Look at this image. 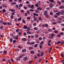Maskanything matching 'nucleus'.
Masks as SVG:
<instances>
[{"label":"nucleus","mask_w":64,"mask_h":64,"mask_svg":"<svg viewBox=\"0 0 64 64\" xmlns=\"http://www.w3.org/2000/svg\"><path fill=\"white\" fill-rule=\"evenodd\" d=\"M43 42L42 41L40 43V45H42L43 44Z\"/></svg>","instance_id":"nucleus-46"},{"label":"nucleus","mask_w":64,"mask_h":64,"mask_svg":"<svg viewBox=\"0 0 64 64\" xmlns=\"http://www.w3.org/2000/svg\"><path fill=\"white\" fill-rule=\"evenodd\" d=\"M49 0L50 2H51L52 3H54L55 2V1L53 0Z\"/></svg>","instance_id":"nucleus-7"},{"label":"nucleus","mask_w":64,"mask_h":64,"mask_svg":"<svg viewBox=\"0 0 64 64\" xmlns=\"http://www.w3.org/2000/svg\"><path fill=\"white\" fill-rule=\"evenodd\" d=\"M50 8L49 7H47L46 8V10H50Z\"/></svg>","instance_id":"nucleus-62"},{"label":"nucleus","mask_w":64,"mask_h":64,"mask_svg":"<svg viewBox=\"0 0 64 64\" xmlns=\"http://www.w3.org/2000/svg\"><path fill=\"white\" fill-rule=\"evenodd\" d=\"M14 21H15V22H16L17 20V18H15L14 19Z\"/></svg>","instance_id":"nucleus-57"},{"label":"nucleus","mask_w":64,"mask_h":64,"mask_svg":"<svg viewBox=\"0 0 64 64\" xmlns=\"http://www.w3.org/2000/svg\"><path fill=\"white\" fill-rule=\"evenodd\" d=\"M59 8H60V9H63V8H64V6H60Z\"/></svg>","instance_id":"nucleus-6"},{"label":"nucleus","mask_w":64,"mask_h":64,"mask_svg":"<svg viewBox=\"0 0 64 64\" xmlns=\"http://www.w3.org/2000/svg\"><path fill=\"white\" fill-rule=\"evenodd\" d=\"M36 33L38 34H39L40 33V32L39 30L37 31L36 32Z\"/></svg>","instance_id":"nucleus-48"},{"label":"nucleus","mask_w":64,"mask_h":64,"mask_svg":"<svg viewBox=\"0 0 64 64\" xmlns=\"http://www.w3.org/2000/svg\"><path fill=\"white\" fill-rule=\"evenodd\" d=\"M24 16H27V13L26 12L25 13Z\"/></svg>","instance_id":"nucleus-50"},{"label":"nucleus","mask_w":64,"mask_h":64,"mask_svg":"<svg viewBox=\"0 0 64 64\" xmlns=\"http://www.w3.org/2000/svg\"><path fill=\"white\" fill-rule=\"evenodd\" d=\"M2 6L3 7H5L6 8H7V6H6V5L5 4H3Z\"/></svg>","instance_id":"nucleus-41"},{"label":"nucleus","mask_w":64,"mask_h":64,"mask_svg":"<svg viewBox=\"0 0 64 64\" xmlns=\"http://www.w3.org/2000/svg\"><path fill=\"white\" fill-rule=\"evenodd\" d=\"M3 24H4V25H6V24H7V23H5V22H3Z\"/></svg>","instance_id":"nucleus-63"},{"label":"nucleus","mask_w":64,"mask_h":64,"mask_svg":"<svg viewBox=\"0 0 64 64\" xmlns=\"http://www.w3.org/2000/svg\"><path fill=\"white\" fill-rule=\"evenodd\" d=\"M38 12L39 10H35V13H38Z\"/></svg>","instance_id":"nucleus-23"},{"label":"nucleus","mask_w":64,"mask_h":64,"mask_svg":"<svg viewBox=\"0 0 64 64\" xmlns=\"http://www.w3.org/2000/svg\"><path fill=\"white\" fill-rule=\"evenodd\" d=\"M54 32L55 33H59V31L58 30H56L54 31Z\"/></svg>","instance_id":"nucleus-11"},{"label":"nucleus","mask_w":64,"mask_h":64,"mask_svg":"<svg viewBox=\"0 0 64 64\" xmlns=\"http://www.w3.org/2000/svg\"><path fill=\"white\" fill-rule=\"evenodd\" d=\"M54 34H51V37H52L53 38V37L54 36Z\"/></svg>","instance_id":"nucleus-26"},{"label":"nucleus","mask_w":64,"mask_h":64,"mask_svg":"<svg viewBox=\"0 0 64 64\" xmlns=\"http://www.w3.org/2000/svg\"><path fill=\"white\" fill-rule=\"evenodd\" d=\"M56 22H58V23L60 24L61 23V21H60L58 20H56Z\"/></svg>","instance_id":"nucleus-17"},{"label":"nucleus","mask_w":64,"mask_h":64,"mask_svg":"<svg viewBox=\"0 0 64 64\" xmlns=\"http://www.w3.org/2000/svg\"><path fill=\"white\" fill-rule=\"evenodd\" d=\"M44 15H46L47 14V11L46 10H45L44 12Z\"/></svg>","instance_id":"nucleus-14"},{"label":"nucleus","mask_w":64,"mask_h":64,"mask_svg":"<svg viewBox=\"0 0 64 64\" xmlns=\"http://www.w3.org/2000/svg\"><path fill=\"white\" fill-rule=\"evenodd\" d=\"M12 5H15V4H16V2H13L12 3Z\"/></svg>","instance_id":"nucleus-18"},{"label":"nucleus","mask_w":64,"mask_h":64,"mask_svg":"<svg viewBox=\"0 0 64 64\" xmlns=\"http://www.w3.org/2000/svg\"><path fill=\"white\" fill-rule=\"evenodd\" d=\"M8 25H11V23L10 22H8Z\"/></svg>","instance_id":"nucleus-44"},{"label":"nucleus","mask_w":64,"mask_h":64,"mask_svg":"<svg viewBox=\"0 0 64 64\" xmlns=\"http://www.w3.org/2000/svg\"><path fill=\"white\" fill-rule=\"evenodd\" d=\"M37 9L39 10H42V8L40 7H38L37 8Z\"/></svg>","instance_id":"nucleus-8"},{"label":"nucleus","mask_w":64,"mask_h":64,"mask_svg":"<svg viewBox=\"0 0 64 64\" xmlns=\"http://www.w3.org/2000/svg\"><path fill=\"white\" fill-rule=\"evenodd\" d=\"M38 34H36L35 35V37L36 38H37L38 37Z\"/></svg>","instance_id":"nucleus-22"},{"label":"nucleus","mask_w":64,"mask_h":64,"mask_svg":"<svg viewBox=\"0 0 64 64\" xmlns=\"http://www.w3.org/2000/svg\"><path fill=\"white\" fill-rule=\"evenodd\" d=\"M34 47H37V46H38V45L37 44H35L34 45Z\"/></svg>","instance_id":"nucleus-45"},{"label":"nucleus","mask_w":64,"mask_h":64,"mask_svg":"<svg viewBox=\"0 0 64 64\" xmlns=\"http://www.w3.org/2000/svg\"><path fill=\"white\" fill-rule=\"evenodd\" d=\"M16 8H19V6H18V5L17 4L16 5Z\"/></svg>","instance_id":"nucleus-54"},{"label":"nucleus","mask_w":64,"mask_h":64,"mask_svg":"<svg viewBox=\"0 0 64 64\" xmlns=\"http://www.w3.org/2000/svg\"><path fill=\"white\" fill-rule=\"evenodd\" d=\"M2 11L4 13H5L6 12V10H5V9H3L2 10Z\"/></svg>","instance_id":"nucleus-35"},{"label":"nucleus","mask_w":64,"mask_h":64,"mask_svg":"<svg viewBox=\"0 0 64 64\" xmlns=\"http://www.w3.org/2000/svg\"><path fill=\"white\" fill-rule=\"evenodd\" d=\"M28 60V58L27 57H25L24 58H23V60L25 61H27V60Z\"/></svg>","instance_id":"nucleus-4"},{"label":"nucleus","mask_w":64,"mask_h":64,"mask_svg":"<svg viewBox=\"0 0 64 64\" xmlns=\"http://www.w3.org/2000/svg\"><path fill=\"white\" fill-rule=\"evenodd\" d=\"M18 21L21 20V18H19L18 19Z\"/></svg>","instance_id":"nucleus-40"},{"label":"nucleus","mask_w":64,"mask_h":64,"mask_svg":"<svg viewBox=\"0 0 64 64\" xmlns=\"http://www.w3.org/2000/svg\"><path fill=\"white\" fill-rule=\"evenodd\" d=\"M38 20H42V18L41 17H40L38 18Z\"/></svg>","instance_id":"nucleus-28"},{"label":"nucleus","mask_w":64,"mask_h":64,"mask_svg":"<svg viewBox=\"0 0 64 64\" xmlns=\"http://www.w3.org/2000/svg\"><path fill=\"white\" fill-rule=\"evenodd\" d=\"M22 21L23 23H25V20H22Z\"/></svg>","instance_id":"nucleus-51"},{"label":"nucleus","mask_w":64,"mask_h":64,"mask_svg":"<svg viewBox=\"0 0 64 64\" xmlns=\"http://www.w3.org/2000/svg\"><path fill=\"white\" fill-rule=\"evenodd\" d=\"M28 6L30 8H31L32 9H34V8L33 7L34 6L33 4H32L31 5L30 4H28Z\"/></svg>","instance_id":"nucleus-1"},{"label":"nucleus","mask_w":64,"mask_h":64,"mask_svg":"<svg viewBox=\"0 0 64 64\" xmlns=\"http://www.w3.org/2000/svg\"><path fill=\"white\" fill-rule=\"evenodd\" d=\"M51 40H50L48 41V44H50L51 43Z\"/></svg>","instance_id":"nucleus-49"},{"label":"nucleus","mask_w":64,"mask_h":64,"mask_svg":"<svg viewBox=\"0 0 64 64\" xmlns=\"http://www.w3.org/2000/svg\"><path fill=\"white\" fill-rule=\"evenodd\" d=\"M35 5L36 7H39V5L37 4H35Z\"/></svg>","instance_id":"nucleus-29"},{"label":"nucleus","mask_w":64,"mask_h":64,"mask_svg":"<svg viewBox=\"0 0 64 64\" xmlns=\"http://www.w3.org/2000/svg\"><path fill=\"white\" fill-rule=\"evenodd\" d=\"M29 10L30 11H32V12L34 11V10H33L30 9Z\"/></svg>","instance_id":"nucleus-60"},{"label":"nucleus","mask_w":64,"mask_h":64,"mask_svg":"<svg viewBox=\"0 0 64 64\" xmlns=\"http://www.w3.org/2000/svg\"><path fill=\"white\" fill-rule=\"evenodd\" d=\"M61 3H64V0H62L61 1Z\"/></svg>","instance_id":"nucleus-64"},{"label":"nucleus","mask_w":64,"mask_h":64,"mask_svg":"<svg viewBox=\"0 0 64 64\" xmlns=\"http://www.w3.org/2000/svg\"><path fill=\"white\" fill-rule=\"evenodd\" d=\"M26 38H24L23 39H22V40L24 41H26Z\"/></svg>","instance_id":"nucleus-16"},{"label":"nucleus","mask_w":64,"mask_h":64,"mask_svg":"<svg viewBox=\"0 0 64 64\" xmlns=\"http://www.w3.org/2000/svg\"><path fill=\"white\" fill-rule=\"evenodd\" d=\"M19 29H17L16 30V32H19Z\"/></svg>","instance_id":"nucleus-55"},{"label":"nucleus","mask_w":64,"mask_h":64,"mask_svg":"<svg viewBox=\"0 0 64 64\" xmlns=\"http://www.w3.org/2000/svg\"><path fill=\"white\" fill-rule=\"evenodd\" d=\"M37 25V24L36 23H34L33 24V26H36V25Z\"/></svg>","instance_id":"nucleus-52"},{"label":"nucleus","mask_w":64,"mask_h":64,"mask_svg":"<svg viewBox=\"0 0 64 64\" xmlns=\"http://www.w3.org/2000/svg\"><path fill=\"white\" fill-rule=\"evenodd\" d=\"M49 7L50 8H52L53 7V4L52 3L50 4Z\"/></svg>","instance_id":"nucleus-2"},{"label":"nucleus","mask_w":64,"mask_h":64,"mask_svg":"<svg viewBox=\"0 0 64 64\" xmlns=\"http://www.w3.org/2000/svg\"><path fill=\"white\" fill-rule=\"evenodd\" d=\"M27 29L28 30H30V28L29 27H27Z\"/></svg>","instance_id":"nucleus-58"},{"label":"nucleus","mask_w":64,"mask_h":64,"mask_svg":"<svg viewBox=\"0 0 64 64\" xmlns=\"http://www.w3.org/2000/svg\"><path fill=\"white\" fill-rule=\"evenodd\" d=\"M26 51V49H23L22 50V52H25Z\"/></svg>","instance_id":"nucleus-10"},{"label":"nucleus","mask_w":64,"mask_h":64,"mask_svg":"<svg viewBox=\"0 0 64 64\" xmlns=\"http://www.w3.org/2000/svg\"><path fill=\"white\" fill-rule=\"evenodd\" d=\"M10 42H12V41H13V39L12 38H11L10 39Z\"/></svg>","instance_id":"nucleus-31"},{"label":"nucleus","mask_w":64,"mask_h":64,"mask_svg":"<svg viewBox=\"0 0 64 64\" xmlns=\"http://www.w3.org/2000/svg\"><path fill=\"white\" fill-rule=\"evenodd\" d=\"M53 25H56L57 24V22H54L52 24Z\"/></svg>","instance_id":"nucleus-25"},{"label":"nucleus","mask_w":64,"mask_h":64,"mask_svg":"<svg viewBox=\"0 0 64 64\" xmlns=\"http://www.w3.org/2000/svg\"><path fill=\"white\" fill-rule=\"evenodd\" d=\"M29 49L32 50V49H33V48L32 47H30L28 48Z\"/></svg>","instance_id":"nucleus-24"},{"label":"nucleus","mask_w":64,"mask_h":64,"mask_svg":"<svg viewBox=\"0 0 64 64\" xmlns=\"http://www.w3.org/2000/svg\"><path fill=\"white\" fill-rule=\"evenodd\" d=\"M33 62V60L29 62H28V64H30V63H32V62Z\"/></svg>","instance_id":"nucleus-36"},{"label":"nucleus","mask_w":64,"mask_h":64,"mask_svg":"<svg viewBox=\"0 0 64 64\" xmlns=\"http://www.w3.org/2000/svg\"><path fill=\"white\" fill-rule=\"evenodd\" d=\"M23 56L22 55L21 56L19 57V58H21L22 57H23Z\"/></svg>","instance_id":"nucleus-47"},{"label":"nucleus","mask_w":64,"mask_h":64,"mask_svg":"<svg viewBox=\"0 0 64 64\" xmlns=\"http://www.w3.org/2000/svg\"><path fill=\"white\" fill-rule=\"evenodd\" d=\"M27 44H29V45H30V44H31L30 42H27Z\"/></svg>","instance_id":"nucleus-59"},{"label":"nucleus","mask_w":64,"mask_h":64,"mask_svg":"<svg viewBox=\"0 0 64 64\" xmlns=\"http://www.w3.org/2000/svg\"><path fill=\"white\" fill-rule=\"evenodd\" d=\"M45 26L46 27H47L48 26V24H45Z\"/></svg>","instance_id":"nucleus-39"},{"label":"nucleus","mask_w":64,"mask_h":64,"mask_svg":"<svg viewBox=\"0 0 64 64\" xmlns=\"http://www.w3.org/2000/svg\"><path fill=\"white\" fill-rule=\"evenodd\" d=\"M13 17H14V16H13V15H11V16H10V18H11V19H13Z\"/></svg>","instance_id":"nucleus-37"},{"label":"nucleus","mask_w":64,"mask_h":64,"mask_svg":"<svg viewBox=\"0 0 64 64\" xmlns=\"http://www.w3.org/2000/svg\"><path fill=\"white\" fill-rule=\"evenodd\" d=\"M57 3L58 4V5H61V3L59 1H58L57 2Z\"/></svg>","instance_id":"nucleus-9"},{"label":"nucleus","mask_w":64,"mask_h":64,"mask_svg":"<svg viewBox=\"0 0 64 64\" xmlns=\"http://www.w3.org/2000/svg\"><path fill=\"white\" fill-rule=\"evenodd\" d=\"M11 11L12 12H14L15 11V10H14L12 9L11 10Z\"/></svg>","instance_id":"nucleus-19"},{"label":"nucleus","mask_w":64,"mask_h":64,"mask_svg":"<svg viewBox=\"0 0 64 64\" xmlns=\"http://www.w3.org/2000/svg\"><path fill=\"white\" fill-rule=\"evenodd\" d=\"M27 33L28 34H31V32L30 31H28L27 32Z\"/></svg>","instance_id":"nucleus-21"},{"label":"nucleus","mask_w":64,"mask_h":64,"mask_svg":"<svg viewBox=\"0 0 64 64\" xmlns=\"http://www.w3.org/2000/svg\"><path fill=\"white\" fill-rule=\"evenodd\" d=\"M3 53L4 54H6L7 53V52L6 51H4V52Z\"/></svg>","instance_id":"nucleus-53"},{"label":"nucleus","mask_w":64,"mask_h":64,"mask_svg":"<svg viewBox=\"0 0 64 64\" xmlns=\"http://www.w3.org/2000/svg\"><path fill=\"white\" fill-rule=\"evenodd\" d=\"M24 28L25 29H26L27 28V26H24Z\"/></svg>","instance_id":"nucleus-15"},{"label":"nucleus","mask_w":64,"mask_h":64,"mask_svg":"<svg viewBox=\"0 0 64 64\" xmlns=\"http://www.w3.org/2000/svg\"><path fill=\"white\" fill-rule=\"evenodd\" d=\"M56 43L58 44H60V43L61 44V41H58V42H56Z\"/></svg>","instance_id":"nucleus-30"},{"label":"nucleus","mask_w":64,"mask_h":64,"mask_svg":"<svg viewBox=\"0 0 64 64\" xmlns=\"http://www.w3.org/2000/svg\"><path fill=\"white\" fill-rule=\"evenodd\" d=\"M33 14L34 16H38V14H36L35 13H33Z\"/></svg>","instance_id":"nucleus-5"},{"label":"nucleus","mask_w":64,"mask_h":64,"mask_svg":"<svg viewBox=\"0 0 64 64\" xmlns=\"http://www.w3.org/2000/svg\"><path fill=\"white\" fill-rule=\"evenodd\" d=\"M48 38L50 39H53V38L52 37H51L50 36H48Z\"/></svg>","instance_id":"nucleus-43"},{"label":"nucleus","mask_w":64,"mask_h":64,"mask_svg":"<svg viewBox=\"0 0 64 64\" xmlns=\"http://www.w3.org/2000/svg\"><path fill=\"white\" fill-rule=\"evenodd\" d=\"M60 13L62 15V14H63V13H64V10H60Z\"/></svg>","instance_id":"nucleus-3"},{"label":"nucleus","mask_w":64,"mask_h":64,"mask_svg":"<svg viewBox=\"0 0 64 64\" xmlns=\"http://www.w3.org/2000/svg\"><path fill=\"white\" fill-rule=\"evenodd\" d=\"M30 18H30V17H28L26 19L27 20H30Z\"/></svg>","instance_id":"nucleus-38"},{"label":"nucleus","mask_w":64,"mask_h":64,"mask_svg":"<svg viewBox=\"0 0 64 64\" xmlns=\"http://www.w3.org/2000/svg\"><path fill=\"white\" fill-rule=\"evenodd\" d=\"M58 18L59 20H62V19H61V18Z\"/></svg>","instance_id":"nucleus-56"},{"label":"nucleus","mask_w":64,"mask_h":64,"mask_svg":"<svg viewBox=\"0 0 64 64\" xmlns=\"http://www.w3.org/2000/svg\"><path fill=\"white\" fill-rule=\"evenodd\" d=\"M24 9H27V8H27V7L26 6H24Z\"/></svg>","instance_id":"nucleus-32"},{"label":"nucleus","mask_w":64,"mask_h":64,"mask_svg":"<svg viewBox=\"0 0 64 64\" xmlns=\"http://www.w3.org/2000/svg\"><path fill=\"white\" fill-rule=\"evenodd\" d=\"M30 52L31 53V54H34V53L35 52H34L33 51V50H32L30 51Z\"/></svg>","instance_id":"nucleus-12"},{"label":"nucleus","mask_w":64,"mask_h":64,"mask_svg":"<svg viewBox=\"0 0 64 64\" xmlns=\"http://www.w3.org/2000/svg\"><path fill=\"white\" fill-rule=\"evenodd\" d=\"M56 15H58V16H59V13H57L56 14Z\"/></svg>","instance_id":"nucleus-61"},{"label":"nucleus","mask_w":64,"mask_h":64,"mask_svg":"<svg viewBox=\"0 0 64 64\" xmlns=\"http://www.w3.org/2000/svg\"><path fill=\"white\" fill-rule=\"evenodd\" d=\"M24 12V11L23 10H20V12L21 13H23Z\"/></svg>","instance_id":"nucleus-33"},{"label":"nucleus","mask_w":64,"mask_h":64,"mask_svg":"<svg viewBox=\"0 0 64 64\" xmlns=\"http://www.w3.org/2000/svg\"><path fill=\"white\" fill-rule=\"evenodd\" d=\"M44 54V53H43V52H42L40 56H42Z\"/></svg>","instance_id":"nucleus-27"},{"label":"nucleus","mask_w":64,"mask_h":64,"mask_svg":"<svg viewBox=\"0 0 64 64\" xmlns=\"http://www.w3.org/2000/svg\"><path fill=\"white\" fill-rule=\"evenodd\" d=\"M34 30H37L38 29V28L37 27H35L34 28Z\"/></svg>","instance_id":"nucleus-42"},{"label":"nucleus","mask_w":64,"mask_h":64,"mask_svg":"<svg viewBox=\"0 0 64 64\" xmlns=\"http://www.w3.org/2000/svg\"><path fill=\"white\" fill-rule=\"evenodd\" d=\"M45 16L46 18H49V16L48 14H45Z\"/></svg>","instance_id":"nucleus-20"},{"label":"nucleus","mask_w":64,"mask_h":64,"mask_svg":"<svg viewBox=\"0 0 64 64\" xmlns=\"http://www.w3.org/2000/svg\"><path fill=\"white\" fill-rule=\"evenodd\" d=\"M34 20L35 21H36L37 20V18H34Z\"/></svg>","instance_id":"nucleus-34"},{"label":"nucleus","mask_w":64,"mask_h":64,"mask_svg":"<svg viewBox=\"0 0 64 64\" xmlns=\"http://www.w3.org/2000/svg\"><path fill=\"white\" fill-rule=\"evenodd\" d=\"M22 6H23V4H20L19 5V7H22Z\"/></svg>","instance_id":"nucleus-13"}]
</instances>
